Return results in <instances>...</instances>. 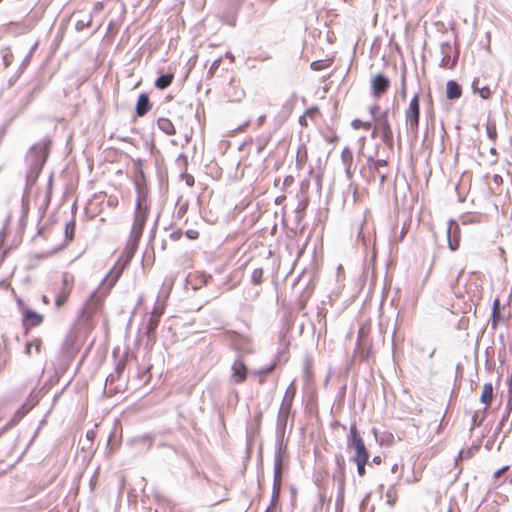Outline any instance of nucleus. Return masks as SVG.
Listing matches in <instances>:
<instances>
[{
    "instance_id": "39448f33",
    "label": "nucleus",
    "mask_w": 512,
    "mask_h": 512,
    "mask_svg": "<svg viewBox=\"0 0 512 512\" xmlns=\"http://www.w3.org/2000/svg\"><path fill=\"white\" fill-rule=\"evenodd\" d=\"M348 443L354 449L352 460L369 459L368 449L355 423L350 426Z\"/></svg>"
},
{
    "instance_id": "8fccbe9b",
    "label": "nucleus",
    "mask_w": 512,
    "mask_h": 512,
    "mask_svg": "<svg viewBox=\"0 0 512 512\" xmlns=\"http://www.w3.org/2000/svg\"><path fill=\"white\" fill-rule=\"evenodd\" d=\"M407 231H408V229L404 226V227L402 228V230H401V233H400V240H403V239H404V237H405V236H406V234H407Z\"/></svg>"
},
{
    "instance_id": "f3484780",
    "label": "nucleus",
    "mask_w": 512,
    "mask_h": 512,
    "mask_svg": "<svg viewBox=\"0 0 512 512\" xmlns=\"http://www.w3.org/2000/svg\"><path fill=\"white\" fill-rule=\"evenodd\" d=\"M282 486V466L281 461H277L274 469V481H273V499H278Z\"/></svg>"
},
{
    "instance_id": "a19ab883",
    "label": "nucleus",
    "mask_w": 512,
    "mask_h": 512,
    "mask_svg": "<svg viewBox=\"0 0 512 512\" xmlns=\"http://www.w3.org/2000/svg\"><path fill=\"white\" fill-rule=\"evenodd\" d=\"M185 235L191 240H196L199 237V232L197 230L190 229L185 232Z\"/></svg>"
},
{
    "instance_id": "b1692460",
    "label": "nucleus",
    "mask_w": 512,
    "mask_h": 512,
    "mask_svg": "<svg viewBox=\"0 0 512 512\" xmlns=\"http://www.w3.org/2000/svg\"><path fill=\"white\" fill-rule=\"evenodd\" d=\"M174 80V74L173 73H167V74H164V75H161L160 77H158L155 81V86L158 88V89H166L168 86H170L172 84Z\"/></svg>"
},
{
    "instance_id": "de8ad7c7",
    "label": "nucleus",
    "mask_w": 512,
    "mask_h": 512,
    "mask_svg": "<svg viewBox=\"0 0 512 512\" xmlns=\"http://www.w3.org/2000/svg\"><path fill=\"white\" fill-rule=\"evenodd\" d=\"M182 237V231L181 230H178V231H174L172 234H171V239L172 240H179L180 238Z\"/></svg>"
},
{
    "instance_id": "20e7f679",
    "label": "nucleus",
    "mask_w": 512,
    "mask_h": 512,
    "mask_svg": "<svg viewBox=\"0 0 512 512\" xmlns=\"http://www.w3.org/2000/svg\"><path fill=\"white\" fill-rule=\"evenodd\" d=\"M405 115V123L408 130L417 134L419 129V119H420V94L416 93L410 100L407 108L404 112Z\"/></svg>"
},
{
    "instance_id": "72a5a7b5",
    "label": "nucleus",
    "mask_w": 512,
    "mask_h": 512,
    "mask_svg": "<svg viewBox=\"0 0 512 512\" xmlns=\"http://www.w3.org/2000/svg\"><path fill=\"white\" fill-rule=\"evenodd\" d=\"M357 466V473L360 477H364L366 475V464L369 459H360V460H352Z\"/></svg>"
},
{
    "instance_id": "cd10ccee",
    "label": "nucleus",
    "mask_w": 512,
    "mask_h": 512,
    "mask_svg": "<svg viewBox=\"0 0 512 512\" xmlns=\"http://www.w3.org/2000/svg\"><path fill=\"white\" fill-rule=\"evenodd\" d=\"M223 61V57L222 56H219L218 58H216L211 66L209 67L208 71H207V78L208 79H211L215 76L218 68L220 67L221 63Z\"/></svg>"
},
{
    "instance_id": "412c9836",
    "label": "nucleus",
    "mask_w": 512,
    "mask_h": 512,
    "mask_svg": "<svg viewBox=\"0 0 512 512\" xmlns=\"http://www.w3.org/2000/svg\"><path fill=\"white\" fill-rule=\"evenodd\" d=\"M157 126L158 128L164 132L165 134L169 135V136H172V135H175L176 134V128L174 126V124L172 123V121L168 118H165V117H160L158 120H157Z\"/></svg>"
},
{
    "instance_id": "58836bf2",
    "label": "nucleus",
    "mask_w": 512,
    "mask_h": 512,
    "mask_svg": "<svg viewBox=\"0 0 512 512\" xmlns=\"http://www.w3.org/2000/svg\"><path fill=\"white\" fill-rule=\"evenodd\" d=\"M119 205V200L116 195H110L107 199V206L109 208H116Z\"/></svg>"
},
{
    "instance_id": "4468645a",
    "label": "nucleus",
    "mask_w": 512,
    "mask_h": 512,
    "mask_svg": "<svg viewBox=\"0 0 512 512\" xmlns=\"http://www.w3.org/2000/svg\"><path fill=\"white\" fill-rule=\"evenodd\" d=\"M75 233H76V223H75V220H71V221L67 222L65 225V238H64L63 242L61 244H59L58 246H56L55 248H53L51 250V252L49 253V255L55 254V253L61 251L63 248H65L70 242H72L74 240Z\"/></svg>"
},
{
    "instance_id": "e433bc0d",
    "label": "nucleus",
    "mask_w": 512,
    "mask_h": 512,
    "mask_svg": "<svg viewBox=\"0 0 512 512\" xmlns=\"http://www.w3.org/2000/svg\"><path fill=\"white\" fill-rule=\"evenodd\" d=\"M366 341H368L367 338V332L365 331L364 327H361L358 331V340L357 343L359 346L366 345Z\"/></svg>"
},
{
    "instance_id": "aec40b11",
    "label": "nucleus",
    "mask_w": 512,
    "mask_h": 512,
    "mask_svg": "<svg viewBox=\"0 0 512 512\" xmlns=\"http://www.w3.org/2000/svg\"><path fill=\"white\" fill-rule=\"evenodd\" d=\"M341 160L345 166L346 173L349 177L352 176L353 153L350 148L346 147L341 152Z\"/></svg>"
},
{
    "instance_id": "dca6fc26",
    "label": "nucleus",
    "mask_w": 512,
    "mask_h": 512,
    "mask_svg": "<svg viewBox=\"0 0 512 512\" xmlns=\"http://www.w3.org/2000/svg\"><path fill=\"white\" fill-rule=\"evenodd\" d=\"M494 399L493 385L491 383H485L482 387L480 401L484 404V412H486Z\"/></svg>"
},
{
    "instance_id": "4be33fe9",
    "label": "nucleus",
    "mask_w": 512,
    "mask_h": 512,
    "mask_svg": "<svg viewBox=\"0 0 512 512\" xmlns=\"http://www.w3.org/2000/svg\"><path fill=\"white\" fill-rule=\"evenodd\" d=\"M320 116H321V113H320L319 108L311 107V108L307 109L305 111L304 115L299 118V123L302 126L307 127L308 126L307 118L310 119L311 121H315Z\"/></svg>"
},
{
    "instance_id": "9d476101",
    "label": "nucleus",
    "mask_w": 512,
    "mask_h": 512,
    "mask_svg": "<svg viewBox=\"0 0 512 512\" xmlns=\"http://www.w3.org/2000/svg\"><path fill=\"white\" fill-rule=\"evenodd\" d=\"M387 166V162L385 160L379 159V160H372L370 159L368 161V169L371 172V174L368 176L369 181H376V179H379V183L382 185L386 179L387 174L383 172L381 169Z\"/></svg>"
},
{
    "instance_id": "6e6552de",
    "label": "nucleus",
    "mask_w": 512,
    "mask_h": 512,
    "mask_svg": "<svg viewBox=\"0 0 512 512\" xmlns=\"http://www.w3.org/2000/svg\"><path fill=\"white\" fill-rule=\"evenodd\" d=\"M127 362H128L127 356L126 355L122 356L117 361V363L115 365L114 372L111 373L106 379V386L108 387L109 390H112L114 393H119L122 391V389L119 388L118 386L113 387V384H114V382H116L117 380H119L121 378L124 370L126 369Z\"/></svg>"
},
{
    "instance_id": "0eeeda50",
    "label": "nucleus",
    "mask_w": 512,
    "mask_h": 512,
    "mask_svg": "<svg viewBox=\"0 0 512 512\" xmlns=\"http://www.w3.org/2000/svg\"><path fill=\"white\" fill-rule=\"evenodd\" d=\"M390 83V79L382 73L373 75L371 78V93L373 97L380 98L386 94Z\"/></svg>"
},
{
    "instance_id": "864d4df0",
    "label": "nucleus",
    "mask_w": 512,
    "mask_h": 512,
    "mask_svg": "<svg viewBox=\"0 0 512 512\" xmlns=\"http://www.w3.org/2000/svg\"><path fill=\"white\" fill-rule=\"evenodd\" d=\"M226 57H228L231 61L234 60V56L230 53H226Z\"/></svg>"
},
{
    "instance_id": "ddd939ff",
    "label": "nucleus",
    "mask_w": 512,
    "mask_h": 512,
    "mask_svg": "<svg viewBox=\"0 0 512 512\" xmlns=\"http://www.w3.org/2000/svg\"><path fill=\"white\" fill-rule=\"evenodd\" d=\"M51 143L52 142L50 139H44L34 144L31 148V154L35 157L36 160L44 163L48 157Z\"/></svg>"
},
{
    "instance_id": "c756f323",
    "label": "nucleus",
    "mask_w": 512,
    "mask_h": 512,
    "mask_svg": "<svg viewBox=\"0 0 512 512\" xmlns=\"http://www.w3.org/2000/svg\"><path fill=\"white\" fill-rule=\"evenodd\" d=\"M331 61L329 60H316L310 64V67L314 71H321L330 67Z\"/></svg>"
},
{
    "instance_id": "423d86ee",
    "label": "nucleus",
    "mask_w": 512,
    "mask_h": 512,
    "mask_svg": "<svg viewBox=\"0 0 512 512\" xmlns=\"http://www.w3.org/2000/svg\"><path fill=\"white\" fill-rule=\"evenodd\" d=\"M441 54V67L449 70L454 69L459 57V51L457 48L450 42H444L441 44Z\"/></svg>"
},
{
    "instance_id": "c03bdc74",
    "label": "nucleus",
    "mask_w": 512,
    "mask_h": 512,
    "mask_svg": "<svg viewBox=\"0 0 512 512\" xmlns=\"http://www.w3.org/2000/svg\"><path fill=\"white\" fill-rule=\"evenodd\" d=\"M91 22H92V20H91V19H88V21H87L86 23H84L83 21H78V22L76 23V28H77L78 30H81V29H83L84 27H89V26L91 25Z\"/></svg>"
},
{
    "instance_id": "7ed1b4c3",
    "label": "nucleus",
    "mask_w": 512,
    "mask_h": 512,
    "mask_svg": "<svg viewBox=\"0 0 512 512\" xmlns=\"http://www.w3.org/2000/svg\"><path fill=\"white\" fill-rule=\"evenodd\" d=\"M75 286V277L70 272H63L59 283L54 284L55 307L62 308L68 301Z\"/></svg>"
},
{
    "instance_id": "c9c22d12",
    "label": "nucleus",
    "mask_w": 512,
    "mask_h": 512,
    "mask_svg": "<svg viewBox=\"0 0 512 512\" xmlns=\"http://www.w3.org/2000/svg\"><path fill=\"white\" fill-rule=\"evenodd\" d=\"M276 367H277V363L274 362V363H272L271 365H269L267 367H263V368H261L259 370L253 371L252 375H258V374L259 375H261V374L268 375V374L272 373L276 369Z\"/></svg>"
},
{
    "instance_id": "f257e3e1",
    "label": "nucleus",
    "mask_w": 512,
    "mask_h": 512,
    "mask_svg": "<svg viewBox=\"0 0 512 512\" xmlns=\"http://www.w3.org/2000/svg\"><path fill=\"white\" fill-rule=\"evenodd\" d=\"M135 185L137 199L129 238L115 265L103 279L97 290L90 295L89 299L84 304L82 317L85 318L86 321H91L96 314L101 312L106 297L130 264L142 237L150 213L148 189L143 174L135 180Z\"/></svg>"
},
{
    "instance_id": "3c124183",
    "label": "nucleus",
    "mask_w": 512,
    "mask_h": 512,
    "mask_svg": "<svg viewBox=\"0 0 512 512\" xmlns=\"http://www.w3.org/2000/svg\"><path fill=\"white\" fill-rule=\"evenodd\" d=\"M42 302H43L44 304H49V299H48V297H47L46 295H43V296H42Z\"/></svg>"
},
{
    "instance_id": "9b49d317",
    "label": "nucleus",
    "mask_w": 512,
    "mask_h": 512,
    "mask_svg": "<svg viewBox=\"0 0 512 512\" xmlns=\"http://www.w3.org/2000/svg\"><path fill=\"white\" fill-rule=\"evenodd\" d=\"M231 381L234 384H241L246 381L248 368L242 359H236L231 366Z\"/></svg>"
},
{
    "instance_id": "5701e85b",
    "label": "nucleus",
    "mask_w": 512,
    "mask_h": 512,
    "mask_svg": "<svg viewBox=\"0 0 512 512\" xmlns=\"http://www.w3.org/2000/svg\"><path fill=\"white\" fill-rule=\"evenodd\" d=\"M308 160V152L307 147L303 144L300 145L297 149L296 153V165L299 169H302Z\"/></svg>"
},
{
    "instance_id": "bb28decb",
    "label": "nucleus",
    "mask_w": 512,
    "mask_h": 512,
    "mask_svg": "<svg viewBox=\"0 0 512 512\" xmlns=\"http://www.w3.org/2000/svg\"><path fill=\"white\" fill-rule=\"evenodd\" d=\"M385 499L387 504L394 506L398 500V491L395 486H391L385 493Z\"/></svg>"
},
{
    "instance_id": "37998d69",
    "label": "nucleus",
    "mask_w": 512,
    "mask_h": 512,
    "mask_svg": "<svg viewBox=\"0 0 512 512\" xmlns=\"http://www.w3.org/2000/svg\"><path fill=\"white\" fill-rule=\"evenodd\" d=\"M508 470H509V466H508V465L503 466L502 468H500L499 470H497V471L494 473L493 477H494L495 479H499V478H500V477H501L505 472H507Z\"/></svg>"
},
{
    "instance_id": "f704fd0d",
    "label": "nucleus",
    "mask_w": 512,
    "mask_h": 512,
    "mask_svg": "<svg viewBox=\"0 0 512 512\" xmlns=\"http://www.w3.org/2000/svg\"><path fill=\"white\" fill-rule=\"evenodd\" d=\"M164 311H165V303L157 301L155 303L154 307H153L151 315L155 316V317H158V318H161V316L163 315Z\"/></svg>"
},
{
    "instance_id": "603ef678",
    "label": "nucleus",
    "mask_w": 512,
    "mask_h": 512,
    "mask_svg": "<svg viewBox=\"0 0 512 512\" xmlns=\"http://www.w3.org/2000/svg\"><path fill=\"white\" fill-rule=\"evenodd\" d=\"M373 461H374L375 463H377V464H380V462H381V458H380L379 456H376V457H374V458H373Z\"/></svg>"
},
{
    "instance_id": "473e14b6",
    "label": "nucleus",
    "mask_w": 512,
    "mask_h": 512,
    "mask_svg": "<svg viewBox=\"0 0 512 512\" xmlns=\"http://www.w3.org/2000/svg\"><path fill=\"white\" fill-rule=\"evenodd\" d=\"M161 318L150 315L149 321L147 323V333L150 335L155 332Z\"/></svg>"
},
{
    "instance_id": "4c0bfd02",
    "label": "nucleus",
    "mask_w": 512,
    "mask_h": 512,
    "mask_svg": "<svg viewBox=\"0 0 512 512\" xmlns=\"http://www.w3.org/2000/svg\"><path fill=\"white\" fill-rule=\"evenodd\" d=\"M406 93H407V80H406V71L404 70L401 75V90H400L401 97L405 98Z\"/></svg>"
},
{
    "instance_id": "79ce46f5",
    "label": "nucleus",
    "mask_w": 512,
    "mask_h": 512,
    "mask_svg": "<svg viewBox=\"0 0 512 512\" xmlns=\"http://www.w3.org/2000/svg\"><path fill=\"white\" fill-rule=\"evenodd\" d=\"M380 106L378 104H374L369 107V113L373 117V121H375V117H378L377 112H379Z\"/></svg>"
},
{
    "instance_id": "a18cd8bd",
    "label": "nucleus",
    "mask_w": 512,
    "mask_h": 512,
    "mask_svg": "<svg viewBox=\"0 0 512 512\" xmlns=\"http://www.w3.org/2000/svg\"><path fill=\"white\" fill-rule=\"evenodd\" d=\"M295 392H296V388H295V385L293 383H291L287 390H286V394H285V397H287L288 395H290L291 397H293L295 395Z\"/></svg>"
},
{
    "instance_id": "7c9ffc66",
    "label": "nucleus",
    "mask_w": 512,
    "mask_h": 512,
    "mask_svg": "<svg viewBox=\"0 0 512 512\" xmlns=\"http://www.w3.org/2000/svg\"><path fill=\"white\" fill-rule=\"evenodd\" d=\"M486 134L492 142H495L497 140L498 133H497V128H496L495 123H491V122L487 123Z\"/></svg>"
},
{
    "instance_id": "ea45409f",
    "label": "nucleus",
    "mask_w": 512,
    "mask_h": 512,
    "mask_svg": "<svg viewBox=\"0 0 512 512\" xmlns=\"http://www.w3.org/2000/svg\"><path fill=\"white\" fill-rule=\"evenodd\" d=\"M494 184L497 186V189L496 191H494V194H500V190L499 188L501 187L502 183H503V179L500 175L498 174H495L492 178Z\"/></svg>"
},
{
    "instance_id": "a878e982",
    "label": "nucleus",
    "mask_w": 512,
    "mask_h": 512,
    "mask_svg": "<svg viewBox=\"0 0 512 512\" xmlns=\"http://www.w3.org/2000/svg\"><path fill=\"white\" fill-rule=\"evenodd\" d=\"M373 122L372 121H363L359 118H355L351 121V127L354 130H365L369 131L372 130Z\"/></svg>"
},
{
    "instance_id": "49530a36",
    "label": "nucleus",
    "mask_w": 512,
    "mask_h": 512,
    "mask_svg": "<svg viewBox=\"0 0 512 512\" xmlns=\"http://www.w3.org/2000/svg\"><path fill=\"white\" fill-rule=\"evenodd\" d=\"M103 8H104V4H103V2H96V3L94 4L93 11H94V12H96V13H98V12H100L101 10H103Z\"/></svg>"
},
{
    "instance_id": "2eb2a0df",
    "label": "nucleus",
    "mask_w": 512,
    "mask_h": 512,
    "mask_svg": "<svg viewBox=\"0 0 512 512\" xmlns=\"http://www.w3.org/2000/svg\"><path fill=\"white\" fill-rule=\"evenodd\" d=\"M152 108V103L146 93H142L136 103V115L138 117H143L146 115Z\"/></svg>"
},
{
    "instance_id": "393cba45",
    "label": "nucleus",
    "mask_w": 512,
    "mask_h": 512,
    "mask_svg": "<svg viewBox=\"0 0 512 512\" xmlns=\"http://www.w3.org/2000/svg\"><path fill=\"white\" fill-rule=\"evenodd\" d=\"M356 353L358 354L359 358L361 360H367L371 354H372V345L371 343L368 341H366V345H361L359 346L357 344V350H356Z\"/></svg>"
},
{
    "instance_id": "a211bd4d",
    "label": "nucleus",
    "mask_w": 512,
    "mask_h": 512,
    "mask_svg": "<svg viewBox=\"0 0 512 512\" xmlns=\"http://www.w3.org/2000/svg\"><path fill=\"white\" fill-rule=\"evenodd\" d=\"M474 92H477L482 99H489L492 95V90L489 85L484 84L480 78H476L472 82Z\"/></svg>"
},
{
    "instance_id": "6ab92c4d",
    "label": "nucleus",
    "mask_w": 512,
    "mask_h": 512,
    "mask_svg": "<svg viewBox=\"0 0 512 512\" xmlns=\"http://www.w3.org/2000/svg\"><path fill=\"white\" fill-rule=\"evenodd\" d=\"M446 96L448 99H458L462 96V89L456 81L450 80L447 82Z\"/></svg>"
},
{
    "instance_id": "c85d7f7f",
    "label": "nucleus",
    "mask_w": 512,
    "mask_h": 512,
    "mask_svg": "<svg viewBox=\"0 0 512 512\" xmlns=\"http://www.w3.org/2000/svg\"><path fill=\"white\" fill-rule=\"evenodd\" d=\"M500 300L496 298L493 302L492 321L493 326H496L500 320Z\"/></svg>"
},
{
    "instance_id": "f8f14e48",
    "label": "nucleus",
    "mask_w": 512,
    "mask_h": 512,
    "mask_svg": "<svg viewBox=\"0 0 512 512\" xmlns=\"http://www.w3.org/2000/svg\"><path fill=\"white\" fill-rule=\"evenodd\" d=\"M22 315L23 327L26 332H28L31 328L41 325L42 322L44 321L43 315L30 309L22 310Z\"/></svg>"
},
{
    "instance_id": "09e8293b",
    "label": "nucleus",
    "mask_w": 512,
    "mask_h": 512,
    "mask_svg": "<svg viewBox=\"0 0 512 512\" xmlns=\"http://www.w3.org/2000/svg\"><path fill=\"white\" fill-rule=\"evenodd\" d=\"M254 377L257 378V381L260 385H262L265 381H266V374H261V375H253Z\"/></svg>"
},
{
    "instance_id": "f03ea898",
    "label": "nucleus",
    "mask_w": 512,
    "mask_h": 512,
    "mask_svg": "<svg viewBox=\"0 0 512 512\" xmlns=\"http://www.w3.org/2000/svg\"><path fill=\"white\" fill-rule=\"evenodd\" d=\"M371 137H380L385 145L389 147L393 146L394 135L389 120V110H385L378 114V117H375V121H373Z\"/></svg>"
},
{
    "instance_id": "1a4fd4ad",
    "label": "nucleus",
    "mask_w": 512,
    "mask_h": 512,
    "mask_svg": "<svg viewBox=\"0 0 512 512\" xmlns=\"http://www.w3.org/2000/svg\"><path fill=\"white\" fill-rule=\"evenodd\" d=\"M447 241L451 251H457L461 243V228L457 221L450 220L447 227Z\"/></svg>"
},
{
    "instance_id": "5fc2aeb1",
    "label": "nucleus",
    "mask_w": 512,
    "mask_h": 512,
    "mask_svg": "<svg viewBox=\"0 0 512 512\" xmlns=\"http://www.w3.org/2000/svg\"><path fill=\"white\" fill-rule=\"evenodd\" d=\"M30 348H31V344H28V345H27V353H28V354L30 353Z\"/></svg>"
},
{
    "instance_id": "2f4dec72",
    "label": "nucleus",
    "mask_w": 512,
    "mask_h": 512,
    "mask_svg": "<svg viewBox=\"0 0 512 512\" xmlns=\"http://www.w3.org/2000/svg\"><path fill=\"white\" fill-rule=\"evenodd\" d=\"M264 271L262 268H256L251 274V281L254 285H260L263 281Z\"/></svg>"
}]
</instances>
